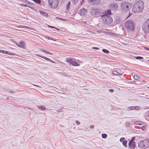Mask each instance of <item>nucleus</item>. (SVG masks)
I'll return each mask as SVG.
<instances>
[{
	"label": "nucleus",
	"mask_w": 149,
	"mask_h": 149,
	"mask_svg": "<svg viewBox=\"0 0 149 149\" xmlns=\"http://www.w3.org/2000/svg\"><path fill=\"white\" fill-rule=\"evenodd\" d=\"M121 8L124 10H128L130 8V3L126 1H123L120 4Z\"/></svg>",
	"instance_id": "8"
},
{
	"label": "nucleus",
	"mask_w": 149,
	"mask_h": 149,
	"mask_svg": "<svg viewBox=\"0 0 149 149\" xmlns=\"http://www.w3.org/2000/svg\"><path fill=\"white\" fill-rule=\"evenodd\" d=\"M127 140H124L123 141L122 143L123 145L125 147L127 146Z\"/></svg>",
	"instance_id": "24"
},
{
	"label": "nucleus",
	"mask_w": 149,
	"mask_h": 149,
	"mask_svg": "<svg viewBox=\"0 0 149 149\" xmlns=\"http://www.w3.org/2000/svg\"><path fill=\"white\" fill-rule=\"evenodd\" d=\"M102 138L105 139L107 137V135L105 134H102Z\"/></svg>",
	"instance_id": "28"
},
{
	"label": "nucleus",
	"mask_w": 149,
	"mask_h": 149,
	"mask_svg": "<svg viewBox=\"0 0 149 149\" xmlns=\"http://www.w3.org/2000/svg\"><path fill=\"white\" fill-rule=\"evenodd\" d=\"M102 51L104 53H107V54H109V51L106 49H102Z\"/></svg>",
	"instance_id": "27"
},
{
	"label": "nucleus",
	"mask_w": 149,
	"mask_h": 149,
	"mask_svg": "<svg viewBox=\"0 0 149 149\" xmlns=\"http://www.w3.org/2000/svg\"><path fill=\"white\" fill-rule=\"evenodd\" d=\"M135 58L137 59H143V58L141 56H136L135 57Z\"/></svg>",
	"instance_id": "30"
},
{
	"label": "nucleus",
	"mask_w": 149,
	"mask_h": 149,
	"mask_svg": "<svg viewBox=\"0 0 149 149\" xmlns=\"http://www.w3.org/2000/svg\"><path fill=\"white\" fill-rule=\"evenodd\" d=\"M108 34L109 35H111L112 36H116V34L114 33H112L111 32H108Z\"/></svg>",
	"instance_id": "32"
},
{
	"label": "nucleus",
	"mask_w": 149,
	"mask_h": 149,
	"mask_svg": "<svg viewBox=\"0 0 149 149\" xmlns=\"http://www.w3.org/2000/svg\"><path fill=\"white\" fill-rule=\"evenodd\" d=\"M142 30L145 33H149V18L144 22L142 26Z\"/></svg>",
	"instance_id": "5"
},
{
	"label": "nucleus",
	"mask_w": 149,
	"mask_h": 149,
	"mask_svg": "<svg viewBox=\"0 0 149 149\" xmlns=\"http://www.w3.org/2000/svg\"><path fill=\"white\" fill-rule=\"evenodd\" d=\"M83 0H82V1H83Z\"/></svg>",
	"instance_id": "52"
},
{
	"label": "nucleus",
	"mask_w": 149,
	"mask_h": 149,
	"mask_svg": "<svg viewBox=\"0 0 149 149\" xmlns=\"http://www.w3.org/2000/svg\"><path fill=\"white\" fill-rule=\"evenodd\" d=\"M90 13L92 15H99L101 14L100 17H103L106 15L111 13V11L108 10L105 12H103V10L100 8L93 7L90 9Z\"/></svg>",
	"instance_id": "1"
},
{
	"label": "nucleus",
	"mask_w": 149,
	"mask_h": 149,
	"mask_svg": "<svg viewBox=\"0 0 149 149\" xmlns=\"http://www.w3.org/2000/svg\"><path fill=\"white\" fill-rule=\"evenodd\" d=\"M55 29H56L57 30H58L59 31L60 30V29H58V28H55Z\"/></svg>",
	"instance_id": "49"
},
{
	"label": "nucleus",
	"mask_w": 149,
	"mask_h": 149,
	"mask_svg": "<svg viewBox=\"0 0 149 149\" xmlns=\"http://www.w3.org/2000/svg\"><path fill=\"white\" fill-rule=\"evenodd\" d=\"M90 127L91 128H93L94 127V126L93 125H92L90 126Z\"/></svg>",
	"instance_id": "42"
},
{
	"label": "nucleus",
	"mask_w": 149,
	"mask_h": 149,
	"mask_svg": "<svg viewBox=\"0 0 149 149\" xmlns=\"http://www.w3.org/2000/svg\"><path fill=\"white\" fill-rule=\"evenodd\" d=\"M148 61H149V59L148 60Z\"/></svg>",
	"instance_id": "53"
},
{
	"label": "nucleus",
	"mask_w": 149,
	"mask_h": 149,
	"mask_svg": "<svg viewBox=\"0 0 149 149\" xmlns=\"http://www.w3.org/2000/svg\"><path fill=\"white\" fill-rule=\"evenodd\" d=\"M125 27L128 30L133 31L134 28V23L133 21L128 20L125 23Z\"/></svg>",
	"instance_id": "4"
},
{
	"label": "nucleus",
	"mask_w": 149,
	"mask_h": 149,
	"mask_svg": "<svg viewBox=\"0 0 149 149\" xmlns=\"http://www.w3.org/2000/svg\"><path fill=\"white\" fill-rule=\"evenodd\" d=\"M129 147L131 149H134L136 147V143L135 142L132 141V140L130 141L128 143Z\"/></svg>",
	"instance_id": "11"
},
{
	"label": "nucleus",
	"mask_w": 149,
	"mask_h": 149,
	"mask_svg": "<svg viewBox=\"0 0 149 149\" xmlns=\"http://www.w3.org/2000/svg\"><path fill=\"white\" fill-rule=\"evenodd\" d=\"M33 85L34 86H38V85Z\"/></svg>",
	"instance_id": "50"
},
{
	"label": "nucleus",
	"mask_w": 149,
	"mask_h": 149,
	"mask_svg": "<svg viewBox=\"0 0 149 149\" xmlns=\"http://www.w3.org/2000/svg\"><path fill=\"white\" fill-rule=\"evenodd\" d=\"M40 13L46 17L48 16V14L47 13L42 11H40Z\"/></svg>",
	"instance_id": "21"
},
{
	"label": "nucleus",
	"mask_w": 149,
	"mask_h": 149,
	"mask_svg": "<svg viewBox=\"0 0 149 149\" xmlns=\"http://www.w3.org/2000/svg\"><path fill=\"white\" fill-rule=\"evenodd\" d=\"M145 126H142V127H141V129L143 130H144L145 129Z\"/></svg>",
	"instance_id": "43"
},
{
	"label": "nucleus",
	"mask_w": 149,
	"mask_h": 149,
	"mask_svg": "<svg viewBox=\"0 0 149 149\" xmlns=\"http://www.w3.org/2000/svg\"><path fill=\"white\" fill-rule=\"evenodd\" d=\"M57 111L59 112H61L62 111L61 110V109H59L58 110H57Z\"/></svg>",
	"instance_id": "46"
},
{
	"label": "nucleus",
	"mask_w": 149,
	"mask_h": 149,
	"mask_svg": "<svg viewBox=\"0 0 149 149\" xmlns=\"http://www.w3.org/2000/svg\"><path fill=\"white\" fill-rule=\"evenodd\" d=\"M109 91L110 92H113L114 91V90L113 89H111L109 90Z\"/></svg>",
	"instance_id": "41"
},
{
	"label": "nucleus",
	"mask_w": 149,
	"mask_h": 149,
	"mask_svg": "<svg viewBox=\"0 0 149 149\" xmlns=\"http://www.w3.org/2000/svg\"><path fill=\"white\" fill-rule=\"evenodd\" d=\"M144 48L146 50H147L148 51H149V48H148L147 47H144Z\"/></svg>",
	"instance_id": "44"
},
{
	"label": "nucleus",
	"mask_w": 149,
	"mask_h": 149,
	"mask_svg": "<svg viewBox=\"0 0 149 149\" xmlns=\"http://www.w3.org/2000/svg\"><path fill=\"white\" fill-rule=\"evenodd\" d=\"M48 26L49 27H50L51 28H55V27L53 26H50V25H48Z\"/></svg>",
	"instance_id": "45"
},
{
	"label": "nucleus",
	"mask_w": 149,
	"mask_h": 149,
	"mask_svg": "<svg viewBox=\"0 0 149 149\" xmlns=\"http://www.w3.org/2000/svg\"><path fill=\"white\" fill-rule=\"evenodd\" d=\"M15 43L17 46L18 47H22L23 49H25L26 47L25 43L24 41L22 40L21 41L19 42V43L17 42H16Z\"/></svg>",
	"instance_id": "10"
},
{
	"label": "nucleus",
	"mask_w": 149,
	"mask_h": 149,
	"mask_svg": "<svg viewBox=\"0 0 149 149\" xmlns=\"http://www.w3.org/2000/svg\"><path fill=\"white\" fill-rule=\"evenodd\" d=\"M38 108L42 110H44L46 109V107L44 106H39Z\"/></svg>",
	"instance_id": "22"
},
{
	"label": "nucleus",
	"mask_w": 149,
	"mask_h": 149,
	"mask_svg": "<svg viewBox=\"0 0 149 149\" xmlns=\"http://www.w3.org/2000/svg\"><path fill=\"white\" fill-rule=\"evenodd\" d=\"M45 38L47 39L48 40H53L54 41H56V40H55L53 39L51 37H49L48 36H46L45 37Z\"/></svg>",
	"instance_id": "26"
},
{
	"label": "nucleus",
	"mask_w": 149,
	"mask_h": 149,
	"mask_svg": "<svg viewBox=\"0 0 149 149\" xmlns=\"http://www.w3.org/2000/svg\"><path fill=\"white\" fill-rule=\"evenodd\" d=\"M70 1H69L68 2V4H67L66 5V8L67 9H68L69 8L70 6Z\"/></svg>",
	"instance_id": "31"
},
{
	"label": "nucleus",
	"mask_w": 149,
	"mask_h": 149,
	"mask_svg": "<svg viewBox=\"0 0 149 149\" xmlns=\"http://www.w3.org/2000/svg\"><path fill=\"white\" fill-rule=\"evenodd\" d=\"M35 2L38 3H41V0H33Z\"/></svg>",
	"instance_id": "29"
},
{
	"label": "nucleus",
	"mask_w": 149,
	"mask_h": 149,
	"mask_svg": "<svg viewBox=\"0 0 149 149\" xmlns=\"http://www.w3.org/2000/svg\"><path fill=\"white\" fill-rule=\"evenodd\" d=\"M135 108L134 109V110H139L140 107L139 106H134Z\"/></svg>",
	"instance_id": "34"
},
{
	"label": "nucleus",
	"mask_w": 149,
	"mask_h": 149,
	"mask_svg": "<svg viewBox=\"0 0 149 149\" xmlns=\"http://www.w3.org/2000/svg\"><path fill=\"white\" fill-rule=\"evenodd\" d=\"M76 123L78 125H79L80 124V122L78 120H76Z\"/></svg>",
	"instance_id": "38"
},
{
	"label": "nucleus",
	"mask_w": 149,
	"mask_h": 149,
	"mask_svg": "<svg viewBox=\"0 0 149 149\" xmlns=\"http://www.w3.org/2000/svg\"><path fill=\"white\" fill-rule=\"evenodd\" d=\"M124 139H125L124 137H122L120 139V142H123L125 140Z\"/></svg>",
	"instance_id": "35"
},
{
	"label": "nucleus",
	"mask_w": 149,
	"mask_h": 149,
	"mask_svg": "<svg viewBox=\"0 0 149 149\" xmlns=\"http://www.w3.org/2000/svg\"><path fill=\"white\" fill-rule=\"evenodd\" d=\"M0 52H1L4 54H8L10 55H15V54L14 53H9L7 51H3L2 50H0Z\"/></svg>",
	"instance_id": "14"
},
{
	"label": "nucleus",
	"mask_w": 149,
	"mask_h": 149,
	"mask_svg": "<svg viewBox=\"0 0 149 149\" xmlns=\"http://www.w3.org/2000/svg\"><path fill=\"white\" fill-rule=\"evenodd\" d=\"M22 5H23L25 7H28L29 8H31V7L30 6H28L27 4H22Z\"/></svg>",
	"instance_id": "40"
},
{
	"label": "nucleus",
	"mask_w": 149,
	"mask_h": 149,
	"mask_svg": "<svg viewBox=\"0 0 149 149\" xmlns=\"http://www.w3.org/2000/svg\"><path fill=\"white\" fill-rule=\"evenodd\" d=\"M40 50L42 52H43L45 53V54H51V55L53 54L52 53H51L49 52H48L46 51L45 50H44L42 49H40Z\"/></svg>",
	"instance_id": "20"
},
{
	"label": "nucleus",
	"mask_w": 149,
	"mask_h": 149,
	"mask_svg": "<svg viewBox=\"0 0 149 149\" xmlns=\"http://www.w3.org/2000/svg\"><path fill=\"white\" fill-rule=\"evenodd\" d=\"M87 11V10L86 9L83 8L80 10L79 12H81L80 14L81 15H83L84 13Z\"/></svg>",
	"instance_id": "16"
},
{
	"label": "nucleus",
	"mask_w": 149,
	"mask_h": 149,
	"mask_svg": "<svg viewBox=\"0 0 149 149\" xmlns=\"http://www.w3.org/2000/svg\"><path fill=\"white\" fill-rule=\"evenodd\" d=\"M134 78L135 80H138L140 78V77L137 75L136 74L134 75Z\"/></svg>",
	"instance_id": "25"
},
{
	"label": "nucleus",
	"mask_w": 149,
	"mask_h": 149,
	"mask_svg": "<svg viewBox=\"0 0 149 149\" xmlns=\"http://www.w3.org/2000/svg\"><path fill=\"white\" fill-rule=\"evenodd\" d=\"M138 146L144 149L149 147V139H145L140 141L138 143Z\"/></svg>",
	"instance_id": "3"
},
{
	"label": "nucleus",
	"mask_w": 149,
	"mask_h": 149,
	"mask_svg": "<svg viewBox=\"0 0 149 149\" xmlns=\"http://www.w3.org/2000/svg\"><path fill=\"white\" fill-rule=\"evenodd\" d=\"M93 49H99V48L97 47H93L92 48Z\"/></svg>",
	"instance_id": "39"
},
{
	"label": "nucleus",
	"mask_w": 149,
	"mask_h": 149,
	"mask_svg": "<svg viewBox=\"0 0 149 149\" xmlns=\"http://www.w3.org/2000/svg\"><path fill=\"white\" fill-rule=\"evenodd\" d=\"M126 126L129 127L130 125V123L129 122H127L126 123Z\"/></svg>",
	"instance_id": "37"
},
{
	"label": "nucleus",
	"mask_w": 149,
	"mask_h": 149,
	"mask_svg": "<svg viewBox=\"0 0 149 149\" xmlns=\"http://www.w3.org/2000/svg\"><path fill=\"white\" fill-rule=\"evenodd\" d=\"M144 81H145L144 80L143 81V82H144Z\"/></svg>",
	"instance_id": "51"
},
{
	"label": "nucleus",
	"mask_w": 149,
	"mask_h": 149,
	"mask_svg": "<svg viewBox=\"0 0 149 149\" xmlns=\"http://www.w3.org/2000/svg\"><path fill=\"white\" fill-rule=\"evenodd\" d=\"M56 18L57 19H59L60 20H62V21H65V20L64 19H62V18H60L58 17H56Z\"/></svg>",
	"instance_id": "36"
},
{
	"label": "nucleus",
	"mask_w": 149,
	"mask_h": 149,
	"mask_svg": "<svg viewBox=\"0 0 149 149\" xmlns=\"http://www.w3.org/2000/svg\"><path fill=\"white\" fill-rule=\"evenodd\" d=\"M134 137H132V139H131V140H132V141H134Z\"/></svg>",
	"instance_id": "47"
},
{
	"label": "nucleus",
	"mask_w": 149,
	"mask_h": 149,
	"mask_svg": "<svg viewBox=\"0 0 149 149\" xmlns=\"http://www.w3.org/2000/svg\"><path fill=\"white\" fill-rule=\"evenodd\" d=\"M111 13L110 14H107L104 15L103 17H104L102 19V22L105 24L108 25L110 24L113 21V20L112 18L108 16V15H110L111 14Z\"/></svg>",
	"instance_id": "6"
},
{
	"label": "nucleus",
	"mask_w": 149,
	"mask_h": 149,
	"mask_svg": "<svg viewBox=\"0 0 149 149\" xmlns=\"http://www.w3.org/2000/svg\"><path fill=\"white\" fill-rule=\"evenodd\" d=\"M78 0H72V2L74 3H77Z\"/></svg>",
	"instance_id": "33"
},
{
	"label": "nucleus",
	"mask_w": 149,
	"mask_h": 149,
	"mask_svg": "<svg viewBox=\"0 0 149 149\" xmlns=\"http://www.w3.org/2000/svg\"><path fill=\"white\" fill-rule=\"evenodd\" d=\"M108 7L110 9V10H109L110 11V10H116L118 8V5L117 3H113L110 4L109 6Z\"/></svg>",
	"instance_id": "9"
},
{
	"label": "nucleus",
	"mask_w": 149,
	"mask_h": 149,
	"mask_svg": "<svg viewBox=\"0 0 149 149\" xmlns=\"http://www.w3.org/2000/svg\"><path fill=\"white\" fill-rule=\"evenodd\" d=\"M71 64L74 66H79L80 65L78 64L76 61H72Z\"/></svg>",
	"instance_id": "17"
},
{
	"label": "nucleus",
	"mask_w": 149,
	"mask_h": 149,
	"mask_svg": "<svg viewBox=\"0 0 149 149\" xmlns=\"http://www.w3.org/2000/svg\"><path fill=\"white\" fill-rule=\"evenodd\" d=\"M49 6L51 8H56L59 3V0H48Z\"/></svg>",
	"instance_id": "7"
},
{
	"label": "nucleus",
	"mask_w": 149,
	"mask_h": 149,
	"mask_svg": "<svg viewBox=\"0 0 149 149\" xmlns=\"http://www.w3.org/2000/svg\"><path fill=\"white\" fill-rule=\"evenodd\" d=\"M37 56H39V57H40L43 58H44L45 59H46V60H47V61H49L50 62H51L52 63H55V62L51 60V59H50V58H47V57H45L44 56H42L41 55H40L39 54H36V55Z\"/></svg>",
	"instance_id": "12"
},
{
	"label": "nucleus",
	"mask_w": 149,
	"mask_h": 149,
	"mask_svg": "<svg viewBox=\"0 0 149 149\" xmlns=\"http://www.w3.org/2000/svg\"><path fill=\"white\" fill-rule=\"evenodd\" d=\"M74 59L73 58H68L66 59V61L70 63V64L72 63V61L74 60Z\"/></svg>",
	"instance_id": "15"
},
{
	"label": "nucleus",
	"mask_w": 149,
	"mask_h": 149,
	"mask_svg": "<svg viewBox=\"0 0 149 149\" xmlns=\"http://www.w3.org/2000/svg\"><path fill=\"white\" fill-rule=\"evenodd\" d=\"M135 108L134 106H130L127 107V111H129L131 110H134Z\"/></svg>",
	"instance_id": "19"
},
{
	"label": "nucleus",
	"mask_w": 149,
	"mask_h": 149,
	"mask_svg": "<svg viewBox=\"0 0 149 149\" xmlns=\"http://www.w3.org/2000/svg\"><path fill=\"white\" fill-rule=\"evenodd\" d=\"M112 74L114 75H122V74L116 71H114L112 72Z\"/></svg>",
	"instance_id": "18"
},
{
	"label": "nucleus",
	"mask_w": 149,
	"mask_h": 149,
	"mask_svg": "<svg viewBox=\"0 0 149 149\" xmlns=\"http://www.w3.org/2000/svg\"><path fill=\"white\" fill-rule=\"evenodd\" d=\"M10 93H14V92L13 91H10Z\"/></svg>",
	"instance_id": "48"
},
{
	"label": "nucleus",
	"mask_w": 149,
	"mask_h": 149,
	"mask_svg": "<svg viewBox=\"0 0 149 149\" xmlns=\"http://www.w3.org/2000/svg\"><path fill=\"white\" fill-rule=\"evenodd\" d=\"M143 122L140 121H137L134 122V123L135 124L140 125L142 124Z\"/></svg>",
	"instance_id": "23"
},
{
	"label": "nucleus",
	"mask_w": 149,
	"mask_h": 149,
	"mask_svg": "<svg viewBox=\"0 0 149 149\" xmlns=\"http://www.w3.org/2000/svg\"><path fill=\"white\" fill-rule=\"evenodd\" d=\"M100 0H88V1L93 5H97L98 4L100 1Z\"/></svg>",
	"instance_id": "13"
},
{
	"label": "nucleus",
	"mask_w": 149,
	"mask_h": 149,
	"mask_svg": "<svg viewBox=\"0 0 149 149\" xmlns=\"http://www.w3.org/2000/svg\"><path fill=\"white\" fill-rule=\"evenodd\" d=\"M144 6V3L142 1H138L134 5L132 10L135 13L142 12Z\"/></svg>",
	"instance_id": "2"
}]
</instances>
